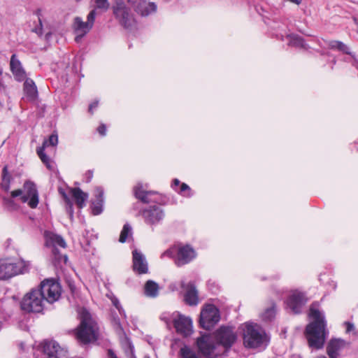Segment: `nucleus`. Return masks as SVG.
Masks as SVG:
<instances>
[{
  "instance_id": "1",
  "label": "nucleus",
  "mask_w": 358,
  "mask_h": 358,
  "mask_svg": "<svg viewBox=\"0 0 358 358\" xmlns=\"http://www.w3.org/2000/svg\"><path fill=\"white\" fill-rule=\"evenodd\" d=\"M309 316L313 320L307 325L305 334L310 348L320 349L323 347L326 336V322L324 315L313 303L310 307Z\"/></svg>"
},
{
  "instance_id": "2",
  "label": "nucleus",
  "mask_w": 358,
  "mask_h": 358,
  "mask_svg": "<svg viewBox=\"0 0 358 358\" xmlns=\"http://www.w3.org/2000/svg\"><path fill=\"white\" fill-rule=\"evenodd\" d=\"M80 320L75 333L76 341L81 345L96 341L99 334L98 324L86 309L80 311Z\"/></svg>"
},
{
  "instance_id": "3",
  "label": "nucleus",
  "mask_w": 358,
  "mask_h": 358,
  "mask_svg": "<svg viewBox=\"0 0 358 358\" xmlns=\"http://www.w3.org/2000/svg\"><path fill=\"white\" fill-rule=\"evenodd\" d=\"M243 340L244 346L250 349L265 348L269 341L265 331L253 322L244 324Z\"/></svg>"
},
{
  "instance_id": "4",
  "label": "nucleus",
  "mask_w": 358,
  "mask_h": 358,
  "mask_svg": "<svg viewBox=\"0 0 358 358\" xmlns=\"http://www.w3.org/2000/svg\"><path fill=\"white\" fill-rule=\"evenodd\" d=\"M111 8L115 19L124 29L132 30L137 27V19L127 0H115Z\"/></svg>"
},
{
  "instance_id": "5",
  "label": "nucleus",
  "mask_w": 358,
  "mask_h": 358,
  "mask_svg": "<svg viewBox=\"0 0 358 358\" xmlns=\"http://www.w3.org/2000/svg\"><path fill=\"white\" fill-rule=\"evenodd\" d=\"M36 289L41 293L44 301L49 303L57 301L61 297L62 291L59 282L55 278L44 279Z\"/></svg>"
},
{
  "instance_id": "6",
  "label": "nucleus",
  "mask_w": 358,
  "mask_h": 358,
  "mask_svg": "<svg viewBox=\"0 0 358 358\" xmlns=\"http://www.w3.org/2000/svg\"><path fill=\"white\" fill-rule=\"evenodd\" d=\"M44 302L41 293L36 289H32L22 298L20 301V308L27 313H39L43 310Z\"/></svg>"
},
{
  "instance_id": "7",
  "label": "nucleus",
  "mask_w": 358,
  "mask_h": 358,
  "mask_svg": "<svg viewBox=\"0 0 358 358\" xmlns=\"http://www.w3.org/2000/svg\"><path fill=\"white\" fill-rule=\"evenodd\" d=\"M36 358H64L66 351L55 341H44L35 350Z\"/></svg>"
},
{
  "instance_id": "8",
  "label": "nucleus",
  "mask_w": 358,
  "mask_h": 358,
  "mask_svg": "<svg viewBox=\"0 0 358 358\" xmlns=\"http://www.w3.org/2000/svg\"><path fill=\"white\" fill-rule=\"evenodd\" d=\"M220 320L219 309L213 304H206L201 310L199 322L206 329H211Z\"/></svg>"
},
{
  "instance_id": "9",
  "label": "nucleus",
  "mask_w": 358,
  "mask_h": 358,
  "mask_svg": "<svg viewBox=\"0 0 358 358\" xmlns=\"http://www.w3.org/2000/svg\"><path fill=\"white\" fill-rule=\"evenodd\" d=\"M96 17V10L94 9L87 15V22H83L80 17L73 20V29L76 34L75 41L78 43L92 28Z\"/></svg>"
},
{
  "instance_id": "10",
  "label": "nucleus",
  "mask_w": 358,
  "mask_h": 358,
  "mask_svg": "<svg viewBox=\"0 0 358 358\" xmlns=\"http://www.w3.org/2000/svg\"><path fill=\"white\" fill-rule=\"evenodd\" d=\"M134 194L136 199L144 203H157L160 205L166 203V199L157 192L144 190L141 183H138L134 187Z\"/></svg>"
},
{
  "instance_id": "11",
  "label": "nucleus",
  "mask_w": 358,
  "mask_h": 358,
  "mask_svg": "<svg viewBox=\"0 0 358 358\" xmlns=\"http://www.w3.org/2000/svg\"><path fill=\"white\" fill-rule=\"evenodd\" d=\"M217 342L226 349H229L237 339V335L234 329L229 327H220L215 332Z\"/></svg>"
},
{
  "instance_id": "12",
  "label": "nucleus",
  "mask_w": 358,
  "mask_h": 358,
  "mask_svg": "<svg viewBox=\"0 0 358 358\" xmlns=\"http://www.w3.org/2000/svg\"><path fill=\"white\" fill-rule=\"evenodd\" d=\"M23 262H13L7 259H0V280L12 278L23 273Z\"/></svg>"
},
{
  "instance_id": "13",
  "label": "nucleus",
  "mask_w": 358,
  "mask_h": 358,
  "mask_svg": "<svg viewBox=\"0 0 358 358\" xmlns=\"http://www.w3.org/2000/svg\"><path fill=\"white\" fill-rule=\"evenodd\" d=\"M24 194L20 196L22 203H28L31 208H36L38 204V193L36 185L31 181H27L23 185Z\"/></svg>"
},
{
  "instance_id": "14",
  "label": "nucleus",
  "mask_w": 358,
  "mask_h": 358,
  "mask_svg": "<svg viewBox=\"0 0 358 358\" xmlns=\"http://www.w3.org/2000/svg\"><path fill=\"white\" fill-rule=\"evenodd\" d=\"M127 3L141 17H147L157 11V5L148 0H127Z\"/></svg>"
},
{
  "instance_id": "15",
  "label": "nucleus",
  "mask_w": 358,
  "mask_h": 358,
  "mask_svg": "<svg viewBox=\"0 0 358 358\" xmlns=\"http://www.w3.org/2000/svg\"><path fill=\"white\" fill-rule=\"evenodd\" d=\"M307 301L308 298L305 292L294 290L289 296L287 305L293 313L299 314L301 313V309Z\"/></svg>"
},
{
  "instance_id": "16",
  "label": "nucleus",
  "mask_w": 358,
  "mask_h": 358,
  "mask_svg": "<svg viewBox=\"0 0 358 358\" xmlns=\"http://www.w3.org/2000/svg\"><path fill=\"white\" fill-rule=\"evenodd\" d=\"M196 257V252L190 245H179L177 248V254L175 264L181 266L192 262Z\"/></svg>"
},
{
  "instance_id": "17",
  "label": "nucleus",
  "mask_w": 358,
  "mask_h": 358,
  "mask_svg": "<svg viewBox=\"0 0 358 358\" xmlns=\"http://www.w3.org/2000/svg\"><path fill=\"white\" fill-rule=\"evenodd\" d=\"M196 345L199 352L206 357L213 358L215 345L213 338L208 334H204L197 338Z\"/></svg>"
},
{
  "instance_id": "18",
  "label": "nucleus",
  "mask_w": 358,
  "mask_h": 358,
  "mask_svg": "<svg viewBox=\"0 0 358 358\" xmlns=\"http://www.w3.org/2000/svg\"><path fill=\"white\" fill-rule=\"evenodd\" d=\"M181 287L185 290L184 301L189 306H196L199 303L198 291L193 282H181Z\"/></svg>"
},
{
  "instance_id": "19",
  "label": "nucleus",
  "mask_w": 358,
  "mask_h": 358,
  "mask_svg": "<svg viewBox=\"0 0 358 358\" xmlns=\"http://www.w3.org/2000/svg\"><path fill=\"white\" fill-rule=\"evenodd\" d=\"M142 215L147 224H155L159 222L164 218V213L160 208L153 206L143 210Z\"/></svg>"
},
{
  "instance_id": "20",
  "label": "nucleus",
  "mask_w": 358,
  "mask_h": 358,
  "mask_svg": "<svg viewBox=\"0 0 358 358\" xmlns=\"http://www.w3.org/2000/svg\"><path fill=\"white\" fill-rule=\"evenodd\" d=\"M173 323L178 334L188 336L192 331V322L189 317L178 315V317L173 319Z\"/></svg>"
},
{
  "instance_id": "21",
  "label": "nucleus",
  "mask_w": 358,
  "mask_h": 358,
  "mask_svg": "<svg viewBox=\"0 0 358 358\" xmlns=\"http://www.w3.org/2000/svg\"><path fill=\"white\" fill-rule=\"evenodd\" d=\"M133 270L138 274H145L148 272V262L145 256L137 250L132 252Z\"/></svg>"
},
{
  "instance_id": "22",
  "label": "nucleus",
  "mask_w": 358,
  "mask_h": 358,
  "mask_svg": "<svg viewBox=\"0 0 358 358\" xmlns=\"http://www.w3.org/2000/svg\"><path fill=\"white\" fill-rule=\"evenodd\" d=\"M10 69L15 79L22 82L26 78V72L22 67L21 62L17 59L16 54L12 55L10 61Z\"/></svg>"
},
{
  "instance_id": "23",
  "label": "nucleus",
  "mask_w": 358,
  "mask_h": 358,
  "mask_svg": "<svg viewBox=\"0 0 358 358\" xmlns=\"http://www.w3.org/2000/svg\"><path fill=\"white\" fill-rule=\"evenodd\" d=\"M44 238L46 247L52 248V249L57 248V247L62 248H66V243L60 235L45 231L44 232Z\"/></svg>"
},
{
  "instance_id": "24",
  "label": "nucleus",
  "mask_w": 358,
  "mask_h": 358,
  "mask_svg": "<svg viewBox=\"0 0 358 358\" xmlns=\"http://www.w3.org/2000/svg\"><path fill=\"white\" fill-rule=\"evenodd\" d=\"M344 345L345 342L341 339L331 340L327 347V352L329 358H338V352Z\"/></svg>"
},
{
  "instance_id": "25",
  "label": "nucleus",
  "mask_w": 358,
  "mask_h": 358,
  "mask_svg": "<svg viewBox=\"0 0 358 358\" xmlns=\"http://www.w3.org/2000/svg\"><path fill=\"white\" fill-rule=\"evenodd\" d=\"M70 192L72 197L75 199L77 206L79 208H83L85 206V201L88 198V194L83 192L79 187L71 188Z\"/></svg>"
},
{
  "instance_id": "26",
  "label": "nucleus",
  "mask_w": 358,
  "mask_h": 358,
  "mask_svg": "<svg viewBox=\"0 0 358 358\" xmlns=\"http://www.w3.org/2000/svg\"><path fill=\"white\" fill-rule=\"evenodd\" d=\"M24 92L27 97L34 100L38 94L37 88L34 82L31 79H27L24 83Z\"/></svg>"
},
{
  "instance_id": "27",
  "label": "nucleus",
  "mask_w": 358,
  "mask_h": 358,
  "mask_svg": "<svg viewBox=\"0 0 358 358\" xmlns=\"http://www.w3.org/2000/svg\"><path fill=\"white\" fill-rule=\"evenodd\" d=\"M144 292L147 296L155 298L159 294V285L152 280H148L144 286Z\"/></svg>"
},
{
  "instance_id": "28",
  "label": "nucleus",
  "mask_w": 358,
  "mask_h": 358,
  "mask_svg": "<svg viewBox=\"0 0 358 358\" xmlns=\"http://www.w3.org/2000/svg\"><path fill=\"white\" fill-rule=\"evenodd\" d=\"M52 262L55 266H61L62 264H66L67 256L60 253L57 248L52 249Z\"/></svg>"
},
{
  "instance_id": "29",
  "label": "nucleus",
  "mask_w": 358,
  "mask_h": 358,
  "mask_svg": "<svg viewBox=\"0 0 358 358\" xmlns=\"http://www.w3.org/2000/svg\"><path fill=\"white\" fill-rule=\"evenodd\" d=\"M329 46L331 49L338 50L345 54L352 55L350 48L347 45L339 41H332L329 42Z\"/></svg>"
},
{
  "instance_id": "30",
  "label": "nucleus",
  "mask_w": 358,
  "mask_h": 358,
  "mask_svg": "<svg viewBox=\"0 0 358 358\" xmlns=\"http://www.w3.org/2000/svg\"><path fill=\"white\" fill-rule=\"evenodd\" d=\"M275 314L276 306L275 303L272 302L271 306L265 310L261 317L264 321L269 322L275 318Z\"/></svg>"
},
{
  "instance_id": "31",
  "label": "nucleus",
  "mask_w": 358,
  "mask_h": 358,
  "mask_svg": "<svg viewBox=\"0 0 358 358\" xmlns=\"http://www.w3.org/2000/svg\"><path fill=\"white\" fill-rule=\"evenodd\" d=\"M289 37L290 40L289 42V45L291 46H294L297 48H306L307 46V44L305 42V40L297 35H289L288 36Z\"/></svg>"
},
{
  "instance_id": "32",
  "label": "nucleus",
  "mask_w": 358,
  "mask_h": 358,
  "mask_svg": "<svg viewBox=\"0 0 358 358\" xmlns=\"http://www.w3.org/2000/svg\"><path fill=\"white\" fill-rule=\"evenodd\" d=\"M102 203H103V192H100L97 196L96 200L92 202V213L95 215H99L101 213L102 208Z\"/></svg>"
},
{
  "instance_id": "33",
  "label": "nucleus",
  "mask_w": 358,
  "mask_h": 358,
  "mask_svg": "<svg viewBox=\"0 0 358 358\" xmlns=\"http://www.w3.org/2000/svg\"><path fill=\"white\" fill-rule=\"evenodd\" d=\"M44 147H39L36 149V153L42 162L46 166L49 170H52L51 160L50 157L45 153Z\"/></svg>"
},
{
  "instance_id": "34",
  "label": "nucleus",
  "mask_w": 358,
  "mask_h": 358,
  "mask_svg": "<svg viewBox=\"0 0 358 358\" xmlns=\"http://www.w3.org/2000/svg\"><path fill=\"white\" fill-rule=\"evenodd\" d=\"M179 355L180 358H199L196 353L187 345H184L180 349Z\"/></svg>"
},
{
  "instance_id": "35",
  "label": "nucleus",
  "mask_w": 358,
  "mask_h": 358,
  "mask_svg": "<svg viewBox=\"0 0 358 358\" xmlns=\"http://www.w3.org/2000/svg\"><path fill=\"white\" fill-rule=\"evenodd\" d=\"M131 235V227L129 224L127 223L123 226L122 230L120 235L119 241L120 243L126 242L128 237Z\"/></svg>"
},
{
  "instance_id": "36",
  "label": "nucleus",
  "mask_w": 358,
  "mask_h": 358,
  "mask_svg": "<svg viewBox=\"0 0 358 358\" xmlns=\"http://www.w3.org/2000/svg\"><path fill=\"white\" fill-rule=\"evenodd\" d=\"M58 143V136L56 133L52 134L48 140H45L43 143V145L41 147H44V149L49 146H55Z\"/></svg>"
},
{
  "instance_id": "37",
  "label": "nucleus",
  "mask_w": 358,
  "mask_h": 358,
  "mask_svg": "<svg viewBox=\"0 0 358 358\" xmlns=\"http://www.w3.org/2000/svg\"><path fill=\"white\" fill-rule=\"evenodd\" d=\"M177 192L180 195L186 197H190L192 195V189L186 183H181Z\"/></svg>"
},
{
  "instance_id": "38",
  "label": "nucleus",
  "mask_w": 358,
  "mask_h": 358,
  "mask_svg": "<svg viewBox=\"0 0 358 358\" xmlns=\"http://www.w3.org/2000/svg\"><path fill=\"white\" fill-rule=\"evenodd\" d=\"M1 178L3 183L6 185V187H9V185L11 180V176L8 172V166H3L2 169Z\"/></svg>"
},
{
  "instance_id": "39",
  "label": "nucleus",
  "mask_w": 358,
  "mask_h": 358,
  "mask_svg": "<svg viewBox=\"0 0 358 358\" xmlns=\"http://www.w3.org/2000/svg\"><path fill=\"white\" fill-rule=\"evenodd\" d=\"M176 254H177V248L176 246L171 247L169 249L164 251L162 254L161 258L167 257L169 258H174V259H175L176 257Z\"/></svg>"
},
{
  "instance_id": "40",
  "label": "nucleus",
  "mask_w": 358,
  "mask_h": 358,
  "mask_svg": "<svg viewBox=\"0 0 358 358\" xmlns=\"http://www.w3.org/2000/svg\"><path fill=\"white\" fill-rule=\"evenodd\" d=\"M65 203H66V210L67 213L69 215L71 219L73 217V203L71 201L69 196H65Z\"/></svg>"
},
{
  "instance_id": "41",
  "label": "nucleus",
  "mask_w": 358,
  "mask_h": 358,
  "mask_svg": "<svg viewBox=\"0 0 358 358\" xmlns=\"http://www.w3.org/2000/svg\"><path fill=\"white\" fill-rule=\"evenodd\" d=\"M111 323L117 332H121L123 331L122 327L120 323V320L117 316L113 315L111 319Z\"/></svg>"
},
{
  "instance_id": "42",
  "label": "nucleus",
  "mask_w": 358,
  "mask_h": 358,
  "mask_svg": "<svg viewBox=\"0 0 358 358\" xmlns=\"http://www.w3.org/2000/svg\"><path fill=\"white\" fill-rule=\"evenodd\" d=\"M96 8L106 10L109 8L108 0H95Z\"/></svg>"
},
{
  "instance_id": "43",
  "label": "nucleus",
  "mask_w": 358,
  "mask_h": 358,
  "mask_svg": "<svg viewBox=\"0 0 358 358\" xmlns=\"http://www.w3.org/2000/svg\"><path fill=\"white\" fill-rule=\"evenodd\" d=\"M32 31L36 33L38 36L43 35V23L41 19H39L38 25L34 28Z\"/></svg>"
},
{
  "instance_id": "44",
  "label": "nucleus",
  "mask_w": 358,
  "mask_h": 358,
  "mask_svg": "<svg viewBox=\"0 0 358 358\" xmlns=\"http://www.w3.org/2000/svg\"><path fill=\"white\" fill-rule=\"evenodd\" d=\"M112 303L113 306L118 310L120 315H124V311L121 306L119 300L117 298H114L112 299Z\"/></svg>"
},
{
  "instance_id": "45",
  "label": "nucleus",
  "mask_w": 358,
  "mask_h": 358,
  "mask_svg": "<svg viewBox=\"0 0 358 358\" xmlns=\"http://www.w3.org/2000/svg\"><path fill=\"white\" fill-rule=\"evenodd\" d=\"M93 171L92 170H88L85 175V181L86 182H90L92 180V178H93Z\"/></svg>"
},
{
  "instance_id": "46",
  "label": "nucleus",
  "mask_w": 358,
  "mask_h": 358,
  "mask_svg": "<svg viewBox=\"0 0 358 358\" xmlns=\"http://www.w3.org/2000/svg\"><path fill=\"white\" fill-rule=\"evenodd\" d=\"M3 202L5 206L15 208V204L12 199H4Z\"/></svg>"
},
{
  "instance_id": "47",
  "label": "nucleus",
  "mask_w": 358,
  "mask_h": 358,
  "mask_svg": "<svg viewBox=\"0 0 358 358\" xmlns=\"http://www.w3.org/2000/svg\"><path fill=\"white\" fill-rule=\"evenodd\" d=\"M97 131L101 136H105L106 134V127L104 124H101L97 128Z\"/></svg>"
},
{
  "instance_id": "48",
  "label": "nucleus",
  "mask_w": 358,
  "mask_h": 358,
  "mask_svg": "<svg viewBox=\"0 0 358 358\" xmlns=\"http://www.w3.org/2000/svg\"><path fill=\"white\" fill-rule=\"evenodd\" d=\"M181 185V182L180 181L177 179V178H175L173 180V182L171 183V187L176 191L177 192L178 191V187L180 186Z\"/></svg>"
},
{
  "instance_id": "49",
  "label": "nucleus",
  "mask_w": 358,
  "mask_h": 358,
  "mask_svg": "<svg viewBox=\"0 0 358 358\" xmlns=\"http://www.w3.org/2000/svg\"><path fill=\"white\" fill-rule=\"evenodd\" d=\"M99 105V101H94L92 103H91L89 106L88 111L91 114H93V110L96 108Z\"/></svg>"
},
{
  "instance_id": "50",
  "label": "nucleus",
  "mask_w": 358,
  "mask_h": 358,
  "mask_svg": "<svg viewBox=\"0 0 358 358\" xmlns=\"http://www.w3.org/2000/svg\"><path fill=\"white\" fill-rule=\"evenodd\" d=\"M344 325L346 327V332L349 333L355 329V326L352 323L350 322H345Z\"/></svg>"
},
{
  "instance_id": "51",
  "label": "nucleus",
  "mask_w": 358,
  "mask_h": 358,
  "mask_svg": "<svg viewBox=\"0 0 358 358\" xmlns=\"http://www.w3.org/2000/svg\"><path fill=\"white\" fill-rule=\"evenodd\" d=\"M23 191L21 190V189H17V190H14L11 192V196L12 197H17L18 196H21L23 195L22 194Z\"/></svg>"
},
{
  "instance_id": "52",
  "label": "nucleus",
  "mask_w": 358,
  "mask_h": 358,
  "mask_svg": "<svg viewBox=\"0 0 358 358\" xmlns=\"http://www.w3.org/2000/svg\"><path fill=\"white\" fill-rule=\"evenodd\" d=\"M352 58V64L353 66H355L356 69H358V59L356 58L355 55L352 52V55H350Z\"/></svg>"
},
{
  "instance_id": "53",
  "label": "nucleus",
  "mask_w": 358,
  "mask_h": 358,
  "mask_svg": "<svg viewBox=\"0 0 358 358\" xmlns=\"http://www.w3.org/2000/svg\"><path fill=\"white\" fill-rule=\"evenodd\" d=\"M107 354L108 358H118L115 352L111 349L108 350Z\"/></svg>"
},
{
  "instance_id": "54",
  "label": "nucleus",
  "mask_w": 358,
  "mask_h": 358,
  "mask_svg": "<svg viewBox=\"0 0 358 358\" xmlns=\"http://www.w3.org/2000/svg\"><path fill=\"white\" fill-rule=\"evenodd\" d=\"M59 192L60 194L62 196L64 200L65 201V196H69L66 194L65 191L63 190L62 189H60L59 190Z\"/></svg>"
},
{
  "instance_id": "55",
  "label": "nucleus",
  "mask_w": 358,
  "mask_h": 358,
  "mask_svg": "<svg viewBox=\"0 0 358 358\" xmlns=\"http://www.w3.org/2000/svg\"><path fill=\"white\" fill-rule=\"evenodd\" d=\"M35 14L38 16V20L41 19V9H37L35 12Z\"/></svg>"
},
{
  "instance_id": "56",
  "label": "nucleus",
  "mask_w": 358,
  "mask_h": 358,
  "mask_svg": "<svg viewBox=\"0 0 358 358\" xmlns=\"http://www.w3.org/2000/svg\"><path fill=\"white\" fill-rule=\"evenodd\" d=\"M353 20L355 23V24L357 25V33H358V20L356 18V17H354L353 18Z\"/></svg>"
},
{
  "instance_id": "57",
  "label": "nucleus",
  "mask_w": 358,
  "mask_h": 358,
  "mask_svg": "<svg viewBox=\"0 0 358 358\" xmlns=\"http://www.w3.org/2000/svg\"><path fill=\"white\" fill-rule=\"evenodd\" d=\"M317 358H327V357H326L324 355H321V356L317 357Z\"/></svg>"
},
{
  "instance_id": "58",
  "label": "nucleus",
  "mask_w": 358,
  "mask_h": 358,
  "mask_svg": "<svg viewBox=\"0 0 358 358\" xmlns=\"http://www.w3.org/2000/svg\"><path fill=\"white\" fill-rule=\"evenodd\" d=\"M50 34H47L45 35L46 38H48L50 37Z\"/></svg>"
},
{
  "instance_id": "59",
  "label": "nucleus",
  "mask_w": 358,
  "mask_h": 358,
  "mask_svg": "<svg viewBox=\"0 0 358 358\" xmlns=\"http://www.w3.org/2000/svg\"><path fill=\"white\" fill-rule=\"evenodd\" d=\"M146 358H150V357H146Z\"/></svg>"
}]
</instances>
